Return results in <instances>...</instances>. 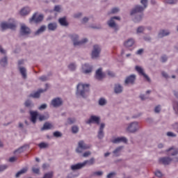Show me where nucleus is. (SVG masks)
Returning a JSON list of instances; mask_svg holds the SVG:
<instances>
[{
    "mask_svg": "<svg viewBox=\"0 0 178 178\" xmlns=\"http://www.w3.org/2000/svg\"><path fill=\"white\" fill-rule=\"evenodd\" d=\"M90 94V84L79 83L76 86V95L86 99Z\"/></svg>",
    "mask_w": 178,
    "mask_h": 178,
    "instance_id": "nucleus-1",
    "label": "nucleus"
},
{
    "mask_svg": "<svg viewBox=\"0 0 178 178\" xmlns=\"http://www.w3.org/2000/svg\"><path fill=\"white\" fill-rule=\"evenodd\" d=\"M29 113L31 115V122L33 124H35V123H37V118L38 119L39 122H44V120H47V119L49 118L47 115L39 114L38 111H30Z\"/></svg>",
    "mask_w": 178,
    "mask_h": 178,
    "instance_id": "nucleus-2",
    "label": "nucleus"
},
{
    "mask_svg": "<svg viewBox=\"0 0 178 178\" xmlns=\"http://www.w3.org/2000/svg\"><path fill=\"white\" fill-rule=\"evenodd\" d=\"M140 3H142V5H143L144 7L141 6H136L135 8H134L131 11L130 15L131 16H133V15L144 12V9H145L148 6V0H141Z\"/></svg>",
    "mask_w": 178,
    "mask_h": 178,
    "instance_id": "nucleus-3",
    "label": "nucleus"
},
{
    "mask_svg": "<svg viewBox=\"0 0 178 178\" xmlns=\"http://www.w3.org/2000/svg\"><path fill=\"white\" fill-rule=\"evenodd\" d=\"M70 38L72 40L74 47L83 45V44H86V42H88V39L87 38H83L82 40H79V35L77 34L70 35Z\"/></svg>",
    "mask_w": 178,
    "mask_h": 178,
    "instance_id": "nucleus-4",
    "label": "nucleus"
},
{
    "mask_svg": "<svg viewBox=\"0 0 178 178\" xmlns=\"http://www.w3.org/2000/svg\"><path fill=\"white\" fill-rule=\"evenodd\" d=\"M115 20H120V17H113L107 22V24L108 27H111V29H113L114 31L117 33L119 31V25L116 24L115 22Z\"/></svg>",
    "mask_w": 178,
    "mask_h": 178,
    "instance_id": "nucleus-5",
    "label": "nucleus"
},
{
    "mask_svg": "<svg viewBox=\"0 0 178 178\" xmlns=\"http://www.w3.org/2000/svg\"><path fill=\"white\" fill-rule=\"evenodd\" d=\"M0 26L2 31L8 30V29H10V30L16 29V22L15 21H13V22H2Z\"/></svg>",
    "mask_w": 178,
    "mask_h": 178,
    "instance_id": "nucleus-6",
    "label": "nucleus"
},
{
    "mask_svg": "<svg viewBox=\"0 0 178 178\" xmlns=\"http://www.w3.org/2000/svg\"><path fill=\"white\" fill-rule=\"evenodd\" d=\"M90 148H91V145L86 144L84 140H80L78 143V147L76 149V152H77V154H81V152H83L82 149H90Z\"/></svg>",
    "mask_w": 178,
    "mask_h": 178,
    "instance_id": "nucleus-7",
    "label": "nucleus"
},
{
    "mask_svg": "<svg viewBox=\"0 0 178 178\" xmlns=\"http://www.w3.org/2000/svg\"><path fill=\"white\" fill-rule=\"evenodd\" d=\"M138 130H140V126L137 122H131L127 127V131L129 133H136Z\"/></svg>",
    "mask_w": 178,
    "mask_h": 178,
    "instance_id": "nucleus-8",
    "label": "nucleus"
},
{
    "mask_svg": "<svg viewBox=\"0 0 178 178\" xmlns=\"http://www.w3.org/2000/svg\"><path fill=\"white\" fill-rule=\"evenodd\" d=\"M101 46L98 44L93 45V49L91 54L92 59H97L101 54Z\"/></svg>",
    "mask_w": 178,
    "mask_h": 178,
    "instance_id": "nucleus-9",
    "label": "nucleus"
},
{
    "mask_svg": "<svg viewBox=\"0 0 178 178\" xmlns=\"http://www.w3.org/2000/svg\"><path fill=\"white\" fill-rule=\"evenodd\" d=\"M173 162V159L170 156H164L159 159V163L161 165H164V166H168L170 165Z\"/></svg>",
    "mask_w": 178,
    "mask_h": 178,
    "instance_id": "nucleus-10",
    "label": "nucleus"
},
{
    "mask_svg": "<svg viewBox=\"0 0 178 178\" xmlns=\"http://www.w3.org/2000/svg\"><path fill=\"white\" fill-rule=\"evenodd\" d=\"M135 70L138 73V74H140V76H143L144 79H145L148 83H151V79L149 76H148V75H147V74H145V72H144V69H143V67L136 65L135 67Z\"/></svg>",
    "mask_w": 178,
    "mask_h": 178,
    "instance_id": "nucleus-11",
    "label": "nucleus"
},
{
    "mask_svg": "<svg viewBox=\"0 0 178 178\" xmlns=\"http://www.w3.org/2000/svg\"><path fill=\"white\" fill-rule=\"evenodd\" d=\"M46 88L45 89H39L37 92L34 93H31L29 95V98H40L41 97L42 92H45L48 89V83L45 84Z\"/></svg>",
    "mask_w": 178,
    "mask_h": 178,
    "instance_id": "nucleus-12",
    "label": "nucleus"
},
{
    "mask_svg": "<svg viewBox=\"0 0 178 178\" xmlns=\"http://www.w3.org/2000/svg\"><path fill=\"white\" fill-rule=\"evenodd\" d=\"M42 20H44V16L40 15L37 17V13H35L32 17L29 19V23H40V22H42Z\"/></svg>",
    "mask_w": 178,
    "mask_h": 178,
    "instance_id": "nucleus-13",
    "label": "nucleus"
},
{
    "mask_svg": "<svg viewBox=\"0 0 178 178\" xmlns=\"http://www.w3.org/2000/svg\"><path fill=\"white\" fill-rule=\"evenodd\" d=\"M92 72V65L85 63L82 65V73H84V74H89V73H91Z\"/></svg>",
    "mask_w": 178,
    "mask_h": 178,
    "instance_id": "nucleus-14",
    "label": "nucleus"
},
{
    "mask_svg": "<svg viewBox=\"0 0 178 178\" xmlns=\"http://www.w3.org/2000/svg\"><path fill=\"white\" fill-rule=\"evenodd\" d=\"M101 118L96 115H91L90 119L86 122V124H91V123H95L96 124H99V121Z\"/></svg>",
    "mask_w": 178,
    "mask_h": 178,
    "instance_id": "nucleus-15",
    "label": "nucleus"
},
{
    "mask_svg": "<svg viewBox=\"0 0 178 178\" xmlns=\"http://www.w3.org/2000/svg\"><path fill=\"white\" fill-rule=\"evenodd\" d=\"M62 104H63V102L60 97H56L51 100V105L54 108H59V106H62Z\"/></svg>",
    "mask_w": 178,
    "mask_h": 178,
    "instance_id": "nucleus-16",
    "label": "nucleus"
},
{
    "mask_svg": "<svg viewBox=\"0 0 178 178\" xmlns=\"http://www.w3.org/2000/svg\"><path fill=\"white\" fill-rule=\"evenodd\" d=\"M20 33L23 35H28V34H31V30L26 24H22L20 29Z\"/></svg>",
    "mask_w": 178,
    "mask_h": 178,
    "instance_id": "nucleus-17",
    "label": "nucleus"
},
{
    "mask_svg": "<svg viewBox=\"0 0 178 178\" xmlns=\"http://www.w3.org/2000/svg\"><path fill=\"white\" fill-rule=\"evenodd\" d=\"M113 144H119L120 143H124L126 144L127 143V138L124 136L115 138L114 140H111Z\"/></svg>",
    "mask_w": 178,
    "mask_h": 178,
    "instance_id": "nucleus-18",
    "label": "nucleus"
},
{
    "mask_svg": "<svg viewBox=\"0 0 178 178\" xmlns=\"http://www.w3.org/2000/svg\"><path fill=\"white\" fill-rule=\"evenodd\" d=\"M136 81V74H131L124 81L125 84H134Z\"/></svg>",
    "mask_w": 178,
    "mask_h": 178,
    "instance_id": "nucleus-19",
    "label": "nucleus"
},
{
    "mask_svg": "<svg viewBox=\"0 0 178 178\" xmlns=\"http://www.w3.org/2000/svg\"><path fill=\"white\" fill-rule=\"evenodd\" d=\"M95 77L97 80H102L105 77V74L102 73V68H99L96 71Z\"/></svg>",
    "mask_w": 178,
    "mask_h": 178,
    "instance_id": "nucleus-20",
    "label": "nucleus"
},
{
    "mask_svg": "<svg viewBox=\"0 0 178 178\" xmlns=\"http://www.w3.org/2000/svg\"><path fill=\"white\" fill-rule=\"evenodd\" d=\"M83 168L86 166H92V165H95V158L91 157L88 160H85L83 162Z\"/></svg>",
    "mask_w": 178,
    "mask_h": 178,
    "instance_id": "nucleus-21",
    "label": "nucleus"
},
{
    "mask_svg": "<svg viewBox=\"0 0 178 178\" xmlns=\"http://www.w3.org/2000/svg\"><path fill=\"white\" fill-rule=\"evenodd\" d=\"M104 129H105V124L102 123L100 124L99 130L98 135H97V137H98V138H99V140H102V138H104Z\"/></svg>",
    "mask_w": 178,
    "mask_h": 178,
    "instance_id": "nucleus-22",
    "label": "nucleus"
},
{
    "mask_svg": "<svg viewBox=\"0 0 178 178\" xmlns=\"http://www.w3.org/2000/svg\"><path fill=\"white\" fill-rule=\"evenodd\" d=\"M166 152H169L168 155L171 156H176V155H178V148L170 147L166 150Z\"/></svg>",
    "mask_w": 178,
    "mask_h": 178,
    "instance_id": "nucleus-23",
    "label": "nucleus"
},
{
    "mask_svg": "<svg viewBox=\"0 0 178 178\" xmlns=\"http://www.w3.org/2000/svg\"><path fill=\"white\" fill-rule=\"evenodd\" d=\"M54 128V125L49 122H44L43 127L41 128V131H44V130H51V129Z\"/></svg>",
    "mask_w": 178,
    "mask_h": 178,
    "instance_id": "nucleus-24",
    "label": "nucleus"
},
{
    "mask_svg": "<svg viewBox=\"0 0 178 178\" xmlns=\"http://www.w3.org/2000/svg\"><path fill=\"white\" fill-rule=\"evenodd\" d=\"M84 168V164L83 163H78L75 165H71L72 170H79Z\"/></svg>",
    "mask_w": 178,
    "mask_h": 178,
    "instance_id": "nucleus-25",
    "label": "nucleus"
},
{
    "mask_svg": "<svg viewBox=\"0 0 178 178\" xmlns=\"http://www.w3.org/2000/svg\"><path fill=\"white\" fill-rule=\"evenodd\" d=\"M24 105V107L28 108V109H33V108H34V103L30 99L26 100Z\"/></svg>",
    "mask_w": 178,
    "mask_h": 178,
    "instance_id": "nucleus-26",
    "label": "nucleus"
},
{
    "mask_svg": "<svg viewBox=\"0 0 178 178\" xmlns=\"http://www.w3.org/2000/svg\"><path fill=\"white\" fill-rule=\"evenodd\" d=\"M58 22L63 27H67L69 26V22L66 20V17L59 18Z\"/></svg>",
    "mask_w": 178,
    "mask_h": 178,
    "instance_id": "nucleus-27",
    "label": "nucleus"
},
{
    "mask_svg": "<svg viewBox=\"0 0 178 178\" xmlns=\"http://www.w3.org/2000/svg\"><path fill=\"white\" fill-rule=\"evenodd\" d=\"M19 70L20 74L22 76L23 79H27V70L24 67H19Z\"/></svg>",
    "mask_w": 178,
    "mask_h": 178,
    "instance_id": "nucleus-28",
    "label": "nucleus"
},
{
    "mask_svg": "<svg viewBox=\"0 0 178 178\" xmlns=\"http://www.w3.org/2000/svg\"><path fill=\"white\" fill-rule=\"evenodd\" d=\"M124 47L127 48H130V47H132L134 45V39L129 38L124 43Z\"/></svg>",
    "mask_w": 178,
    "mask_h": 178,
    "instance_id": "nucleus-29",
    "label": "nucleus"
},
{
    "mask_svg": "<svg viewBox=\"0 0 178 178\" xmlns=\"http://www.w3.org/2000/svg\"><path fill=\"white\" fill-rule=\"evenodd\" d=\"M115 94H120L123 92V87L120 84H115L114 87Z\"/></svg>",
    "mask_w": 178,
    "mask_h": 178,
    "instance_id": "nucleus-30",
    "label": "nucleus"
},
{
    "mask_svg": "<svg viewBox=\"0 0 178 178\" xmlns=\"http://www.w3.org/2000/svg\"><path fill=\"white\" fill-rule=\"evenodd\" d=\"M169 34H170V32H169V31L161 30L159 31L158 37L159 38H163V37H166V35H169Z\"/></svg>",
    "mask_w": 178,
    "mask_h": 178,
    "instance_id": "nucleus-31",
    "label": "nucleus"
},
{
    "mask_svg": "<svg viewBox=\"0 0 178 178\" xmlns=\"http://www.w3.org/2000/svg\"><path fill=\"white\" fill-rule=\"evenodd\" d=\"M31 10L29 7L24 8L21 10L20 15L21 16H26L30 13Z\"/></svg>",
    "mask_w": 178,
    "mask_h": 178,
    "instance_id": "nucleus-32",
    "label": "nucleus"
},
{
    "mask_svg": "<svg viewBox=\"0 0 178 178\" xmlns=\"http://www.w3.org/2000/svg\"><path fill=\"white\" fill-rule=\"evenodd\" d=\"M123 148H124L123 146L118 147L115 150H113V154H114L115 156H119Z\"/></svg>",
    "mask_w": 178,
    "mask_h": 178,
    "instance_id": "nucleus-33",
    "label": "nucleus"
},
{
    "mask_svg": "<svg viewBox=\"0 0 178 178\" xmlns=\"http://www.w3.org/2000/svg\"><path fill=\"white\" fill-rule=\"evenodd\" d=\"M57 27L56 23H49L47 26V29L49 31H55Z\"/></svg>",
    "mask_w": 178,
    "mask_h": 178,
    "instance_id": "nucleus-34",
    "label": "nucleus"
},
{
    "mask_svg": "<svg viewBox=\"0 0 178 178\" xmlns=\"http://www.w3.org/2000/svg\"><path fill=\"white\" fill-rule=\"evenodd\" d=\"M0 65L3 67H5V66H8V56H6L0 60Z\"/></svg>",
    "mask_w": 178,
    "mask_h": 178,
    "instance_id": "nucleus-35",
    "label": "nucleus"
},
{
    "mask_svg": "<svg viewBox=\"0 0 178 178\" xmlns=\"http://www.w3.org/2000/svg\"><path fill=\"white\" fill-rule=\"evenodd\" d=\"M46 29H47V26L44 25L42 26L39 29H38L35 32V35H40V34H42V33H44V31H45Z\"/></svg>",
    "mask_w": 178,
    "mask_h": 178,
    "instance_id": "nucleus-36",
    "label": "nucleus"
},
{
    "mask_svg": "<svg viewBox=\"0 0 178 178\" xmlns=\"http://www.w3.org/2000/svg\"><path fill=\"white\" fill-rule=\"evenodd\" d=\"M27 172V168H22L21 170L18 171L16 175H15V177L16 178H19L20 177V176H22V175H24V173Z\"/></svg>",
    "mask_w": 178,
    "mask_h": 178,
    "instance_id": "nucleus-37",
    "label": "nucleus"
},
{
    "mask_svg": "<svg viewBox=\"0 0 178 178\" xmlns=\"http://www.w3.org/2000/svg\"><path fill=\"white\" fill-rule=\"evenodd\" d=\"M141 20H143V14H140L139 15H136L134 19V22L135 23H140V22H141Z\"/></svg>",
    "mask_w": 178,
    "mask_h": 178,
    "instance_id": "nucleus-38",
    "label": "nucleus"
},
{
    "mask_svg": "<svg viewBox=\"0 0 178 178\" xmlns=\"http://www.w3.org/2000/svg\"><path fill=\"white\" fill-rule=\"evenodd\" d=\"M38 147L42 149H45V148H48L49 147V144L42 142L38 144Z\"/></svg>",
    "mask_w": 178,
    "mask_h": 178,
    "instance_id": "nucleus-39",
    "label": "nucleus"
},
{
    "mask_svg": "<svg viewBox=\"0 0 178 178\" xmlns=\"http://www.w3.org/2000/svg\"><path fill=\"white\" fill-rule=\"evenodd\" d=\"M76 120L75 118H68L67 119V123L68 124H74V123H76Z\"/></svg>",
    "mask_w": 178,
    "mask_h": 178,
    "instance_id": "nucleus-40",
    "label": "nucleus"
},
{
    "mask_svg": "<svg viewBox=\"0 0 178 178\" xmlns=\"http://www.w3.org/2000/svg\"><path fill=\"white\" fill-rule=\"evenodd\" d=\"M72 133L73 134H77V133H79V127L77 125H74L72 127Z\"/></svg>",
    "mask_w": 178,
    "mask_h": 178,
    "instance_id": "nucleus-41",
    "label": "nucleus"
},
{
    "mask_svg": "<svg viewBox=\"0 0 178 178\" xmlns=\"http://www.w3.org/2000/svg\"><path fill=\"white\" fill-rule=\"evenodd\" d=\"M54 137H56V138H60L62 137L63 134L59 131H54L53 133Z\"/></svg>",
    "mask_w": 178,
    "mask_h": 178,
    "instance_id": "nucleus-42",
    "label": "nucleus"
},
{
    "mask_svg": "<svg viewBox=\"0 0 178 178\" xmlns=\"http://www.w3.org/2000/svg\"><path fill=\"white\" fill-rule=\"evenodd\" d=\"M106 104V99H105L104 98H100L99 99V105L100 106H104V105Z\"/></svg>",
    "mask_w": 178,
    "mask_h": 178,
    "instance_id": "nucleus-43",
    "label": "nucleus"
},
{
    "mask_svg": "<svg viewBox=\"0 0 178 178\" xmlns=\"http://www.w3.org/2000/svg\"><path fill=\"white\" fill-rule=\"evenodd\" d=\"M26 147H27V145H24V146L19 147L18 149L15 151V154H16V152H18L19 154H22V152H24V149H26Z\"/></svg>",
    "mask_w": 178,
    "mask_h": 178,
    "instance_id": "nucleus-44",
    "label": "nucleus"
},
{
    "mask_svg": "<svg viewBox=\"0 0 178 178\" xmlns=\"http://www.w3.org/2000/svg\"><path fill=\"white\" fill-rule=\"evenodd\" d=\"M144 30H145V28L144 26H139L136 29L137 34H141L142 33H144Z\"/></svg>",
    "mask_w": 178,
    "mask_h": 178,
    "instance_id": "nucleus-45",
    "label": "nucleus"
},
{
    "mask_svg": "<svg viewBox=\"0 0 178 178\" xmlns=\"http://www.w3.org/2000/svg\"><path fill=\"white\" fill-rule=\"evenodd\" d=\"M52 177H54V172H50L44 174V175L42 178H52Z\"/></svg>",
    "mask_w": 178,
    "mask_h": 178,
    "instance_id": "nucleus-46",
    "label": "nucleus"
},
{
    "mask_svg": "<svg viewBox=\"0 0 178 178\" xmlns=\"http://www.w3.org/2000/svg\"><path fill=\"white\" fill-rule=\"evenodd\" d=\"M68 68L70 69V70H71V72H74V70H76V64L74 63H71L68 65Z\"/></svg>",
    "mask_w": 178,
    "mask_h": 178,
    "instance_id": "nucleus-47",
    "label": "nucleus"
},
{
    "mask_svg": "<svg viewBox=\"0 0 178 178\" xmlns=\"http://www.w3.org/2000/svg\"><path fill=\"white\" fill-rule=\"evenodd\" d=\"M32 172L35 173V175H40V168L33 167Z\"/></svg>",
    "mask_w": 178,
    "mask_h": 178,
    "instance_id": "nucleus-48",
    "label": "nucleus"
},
{
    "mask_svg": "<svg viewBox=\"0 0 178 178\" xmlns=\"http://www.w3.org/2000/svg\"><path fill=\"white\" fill-rule=\"evenodd\" d=\"M47 107H48V105H47V104H42L41 106L38 107V109L39 111H44Z\"/></svg>",
    "mask_w": 178,
    "mask_h": 178,
    "instance_id": "nucleus-49",
    "label": "nucleus"
},
{
    "mask_svg": "<svg viewBox=\"0 0 178 178\" xmlns=\"http://www.w3.org/2000/svg\"><path fill=\"white\" fill-rule=\"evenodd\" d=\"M161 61L162 63H165V62L168 61V56L166 55H163L161 57Z\"/></svg>",
    "mask_w": 178,
    "mask_h": 178,
    "instance_id": "nucleus-50",
    "label": "nucleus"
},
{
    "mask_svg": "<svg viewBox=\"0 0 178 178\" xmlns=\"http://www.w3.org/2000/svg\"><path fill=\"white\" fill-rule=\"evenodd\" d=\"M167 3H170V5H173L177 3V0H165Z\"/></svg>",
    "mask_w": 178,
    "mask_h": 178,
    "instance_id": "nucleus-51",
    "label": "nucleus"
},
{
    "mask_svg": "<svg viewBox=\"0 0 178 178\" xmlns=\"http://www.w3.org/2000/svg\"><path fill=\"white\" fill-rule=\"evenodd\" d=\"M155 113H159L161 112V105H158L154 108Z\"/></svg>",
    "mask_w": 178,
    "mask_h": 178,
    "instance_id": "nucleus-52",
    "label": "nucleus"
},
{
    "mask_svg": "<svg viewBox=\"0 0 178 178\" xmlns=\"http://www.w3.org/2000/svg\"><path fill=\"white\" fill-rule=\"evenodd\" d=\"M102 175H104V172L102 171H97L93 172V176H102Z\"/></svg>",
    "mask_w": 178,
    "mask_h": 178,
    "instance_id": "nucleus-53",
    "label": "nucleus"
},
{
    "mask_svg": "<svg viewBox=\"0 0 178 178\" xmlns=\"http://www.w3.org/2000/svg\"><path fill=\"white\" fill-rule=\"evenodd\" d=\"M6 169H8V165H0V172H3V170H6Z\"/></svg>",
    "mask_w": 178,
    "mask_h": 178,
    "instance_id": "nucleus-54",
    "label": "nucleus"
},
{
    "mask_svg": "<svg viewBox=\"0 0 178 178\" xmlns=\"http://www.w3.org/2000/svg\"><path fill=\"white\" fill-rule=\"evenodd\" d=\"M119 8H113V9H111V13H112L113 15H115V13H118V12H119Z\"/></svg>",
    "mask_w": 178,
    "mask_h": 178,
    "instance_id": "nucleus-55",
    "label": "nucleus"
},
{
    "mask_svg": "<svg viewBox=\"0 0 178 178\" xmlns=\"http://www.w3.org/2000/svg\"><path fill=\"white\" fill-rule=\"evenodd\" d=\"M90 155H91V152L90 151L86 152L83 154V158H88V156H90Z\"/></svg>",
    "mask_w": 178,
    "mask_h": 178,
    "instance_id": "nucleus-56",
    "label": "nucleus"
},
{
    "mask_svg": "<svg viewBox=\"0 0 178 178\" xmlns=\"http://www.w3.org/2000/svg\"><path fill=\"white\" fill-rule=\"evenodd\" d=\"M172 128L177 133H178V123L175 122V124H172Z\"/></svg>",
    "mask_w": 178,
    "mask_h": 178,
    "instance_id": "nucleus-57",
    "label": "nucleus"
},
{
    "mask_svg": "<svg viewBox=\"0 0 178 178\" xmlns=\"http://www.w3.org/2000/svg\"><path fill=\"white\" fill-rule=\"evenodd\" d=\"M39 80L41 81H47L48 80V77H47V76H42L39 78Z\"/></svg>",
    "mask_w": 178,
    "mask_h": 178,
    "instance_id": "nucleus-58",
    "label": "nucleus"
},
{
    "mask_svg": "<svg viewBox=\"0 0 178 178\" xmlns=\"http://www.w3.org/2000/svg\"><path fill=\"white\" fill-rule=\"evenodd\" d=\"M155 176H156L157 177H162V172L160 170H157L155 172Z\"/></svg>",
    "mask_w": 178,
    "mask_h": 178,
    "instance_id": "nucleus-59",
    "label": "nucleus"
},
{
    "mask_svg": "<svg viewBox=\"0 0 178 178\" xmlns=\"http://www.w3.org/2000/svg\"><path fill=\"white\" fill-rule=\"evenodd\" d=\"M116 175V172H110L106 177L107 178H113V176H115Z\"/></svg>",
    "mask_w": 178,
    "mask_h": 178,
    "instance_id": "nucleus-60",
    "label": "nucleus"
},
{
    "mask_svg": "<svg viewBox=\"0 0 178 178\" xmlns=\"http://www.w3.org/2000/svg\"><path fill=\"white\" fill-rule=\"evenodd\" d=\"M167 136L168 137H176V134H175L173 132H170V131L167 133Z\"/></svg>",
    "mask_w": 178,
    "mask_h": 178,
    "instance_id": "nucleus-61",
    "label": "nucleus"
},
{
    "mask_svg": "<svg viewBox=\"0 0 178 178\" xmlns=\"http://www.w3.org/2000/svg\"><path fill=\"white\" fill-rule=\"evenodd\" d=\"M15 161H17V158L13 156L9 159V162L13 163L15 162Z\"/></svg>",
    "mask_w": 178,
    "mask_h": 178,
    "instance_id": "nucleus-62",
    "label": "nucleus"
},
{
    "mask_svg": "<svg viewBox=\"0 0 178 178\" xmlns=\"http://www.w3.org/2000/svg\"><path fill=\"white\" fill-rule=\"evenodd\" d=\"M81 15H82L81 13H78L74 15V17L75 19H79V17H81Z\"/></svg>",
    "mask_w": 178,
    "mask_h": 178,
    "instance_id": "nucleus-63",
    "label": "nucleus"
},
{
    "mask_svg": "<svg viewBox=\"0 0 178 178\" xmlns=\"http://www.w3.org/2000/svg\"><path fill=\"white\" fill-rule=\"evenodd\" d=\"M54 11L55 12H60V7L59 6H56L54 7Z\"/></svg>",
    "mask_w": 178,
    "mask_h": 178,
    "instance_id": "nucleus-64",
    "label": "nucleus"
}]
</instances>
